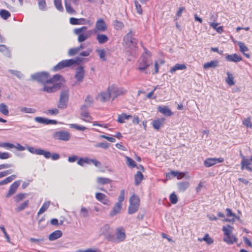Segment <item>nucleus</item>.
Instances as JSON below:
<instances>
[{"label": "nucleus", "instance_id": "56", "mask_svg": "<svg viewBox=\"0 0 252 252\" xmlns=\"http://www.w3.org/2000/svg\"><path fill=\"white\" fill-rule=\"evenodd\" d=\"M70 127L74 128L79 131H84L86 129V127L83 126H79L77 124H70Z\"/></svg>", "mask_w": 252, "mask_h": 252}, {"label": "nucleus", "instance_id": "59", "mask_svg": "<svg viewBox=\"0 0 252 252\" xmlns=\"http://www.w3.org/2000/svg\"><path fill=\"white\" fill-rule=\"evenodd\" d=\"M26 194L24 193H19L15 197V201L16 202H19L21 200L25 198Z\"/></svg>", "mask_w": 252, "mask_h": 252}, {"label": "nucleus", "instance_id": "3", "mask_svg": "<svg viewBox=\"0 0 252 252\" xmlns=\"http://www.w3.org/2000/svg\"><path fill=\"white\" fill-rule=\"evenodd\" d=\"M27 149L32 154L37 155H43L46 158H51L53 160H57L60 158V155L58 154L54 153L51 154L49 151H46L43 149H36L30 146H28Z\"/></svg>", "mask_w": 252, "mask_h": 252}, {"label": "nucleus", "instance_id": "41", "mask_svg": "<svg viewBox=\"0 0 252 252\" xmlns=\"http://www.w3.org/2000/svg\"><path fill=\"white\" fill-rule=\"evenodd\" d=\"M50 204V201H48L45 202L42 205V206L39 209L38 212L37 213V215L39 216V215L42 214V213H43L44 212H45L47 210L48 207H49Z\"/></svg>", "mask_w": 252, "mask_h": 252}, {"label": "nucleus", "instance_id": "23", "mask_svg": "<svg viewBox=\"0 0 252 252\" xmlns=\"http://www.w3.org/2000/svg\"><path fill=\"white\" fill-rule=\"evenodd\" d=\"M21 181L18 180L14 182L11 186L8 192L6 195L7 197H9L11 195H13L16 192L17 188L20 185Z\"/></svg>", "mask_w": 252, "mask_h": 252}, {"label": "nucleus", "instance_id": "44", "mask_svg": "<svg viewBox=\"0 0 252 252\" xmlns=\"http://www.w3.org/2000/svg\"><path fill=\"white\" fill-rule=\"evenodd\" d=\"M0 112L3 115L8 116L9 114V111L8 110L7 106L4 103L0 104Z\"/></svg>", "mask_w": 252, "mask_h": 252}, {"label": "nucleus", "instance_id": "62", "mask_svg": "<svg viewBox=\"0 0 252 252\" xmlns=\"http://www.w3.org/2000/svg\"><path fill=\"white\" fill-rule=\"evenodd\" d=\"M8 71L9 72H10L11 74L15 75L16 76H17L19 78H21L22 76H23V75L21 73V72L20 71H18V70L10 69V70H9Z\"/></svg>", "mask_w": 252, "mask_h": 252}, {"label": "nucleus", "instance_id": "10", "mask_svg": "<svg viewBox=\"0 0 252 252\" xmlns=\"http://www.w3.org/2000/svg\"><path fill=\"white\" fill-rule=\"evenodd\" d=\"M79 60V58H76V59H69L63 60L59 63L53 68L54 71H58L61 70L65 67H69L71 65L77 63L78 61Z\"/></svg>", "mask_w": 252, "mask_h": 252}, {"label": "nucleus", "instance_id": "21", "mask_svg": "<svg viewBox=\"0 0 252 252\" xmlns=\"http://www.w3.org/2000/svg\"><path fill=\"white\" fill-rule=\"evenodd\" d=\"M69 22L72 25H85L89 24L91 25V23L89 21L86 20L84 18L77 19L74 17H71L69 19Z\"/></svg>", "mask_w": 252, "mask_h": 252}, {"label": "nucleus", "instance_id": "47", "mask_svg": "<svg viewBox=\"0 0 252 252\" xmlns=\"http://www.w3.org/2000/svg\"><path fill=\"white\" fill-rule=\"evenodd\" d=\"M10 15V13L6 10L2 9L0 10V16L4 20L7 19Z\"/></svg>", "mask_w": 252, "mask_h": 252}, {"label": "nucleus", "instance_id": "38", "mask_svg": "<svg viewBox=\"0 0 252 252\" xmlns=\"http://www.w3.org/2000/svg\"><path fill=\"white\" fill-rule=\"evenodd\" d=\"M0 52L3 53L7 57L10 58L11 57L10 51L5 45H0Z\"/></svg>", "mask_w": 252, "mask_h": 252}, {"label": "nucleus", "instance_id": "27", "mask_svg": "<svg viewBox=\"0 0 252 252\" xmlns=\"http://www.w3.org/2000/svg\"><path fill=\"white\" fill-rule=\"evenodd\" d=\"M225 59L228 62H233L234 63H238L242 60V57L236 54L227 55L225 57Z\"/></svg>", "mask_w": 252, "mask_h": 252}, {"label": "nucleus", "instance_id": "12", "mask_svg": "<svg viewBox=\"0 0 252 252\" xmlns=\"http://www.w3.org/2000/svg\"><path fill=\"white\" fill-rule=\"evenodd\" d=\"M108 90L110 92L113 100L119 95L126 93V91L123 88H119L117 86L112 85L108 87Z\"/></svg>", "mask_w": 252, "mask_h": 252}, {"label": "nucleus", "instance_id": "45", "mask_svg": "<svg viewBox=\"0 0 252 252\" xmlns=\"http://www.w3.org/2000/svg\"><path fill=\"white\" fill-rule=\"evenodd\" d=\"M16 178V175H12L0 182V186L7 184Z\"/></svg>", "mask_w": 252, "mask_h": 252}, {"label": "nucleus", "instance_id": "35", "mask_svg": "<svg viewBox=\"0 0 252 252\" xmlns=\"http://www.w3.org/2000/svg\"><path fill=\"white\" fill-rule=\"evenodd\" d=\"M18 109L21 112L25 113L33 114L36 111V110L34 108L24 106H19L18 107Z\"/></svg>", "mask_w": 252, "mask_h": 252}, {"label": "nucleus", "instance_id": "39", "mask_svg": "<svg viewBox=\"0 0 252 252\" xmlns=\"http://www.w3.org/2000/svg\"><path fill=\"white\" fill-rule=\"evenodd\" d=\"M132 118V116L130 115H126V113H123L119 115L117 119V122L119 123H124L125 120H128L129 118Z\"/></svg>", "mask_w": 252, "mask_h": 252}, {"label": "nucleus", "instance_id": "32", "mask_svg": "<svg viewBox=\"0 0 252 252\" xmlns=\"http://www.w3.org/2000/svg\"><path fill=\"white\" fill-rule=\"evenodd\" d=\"M96 39L100 44L105 43L108 41V36L104 34H97L96 37Z\"/></svg>", "mask_w": 252, "mask_h": 252}, {"label": "nucleus", "instance_id": "61", "mask_svg": "<svg viewBox=\"0 0 252 252\" xmlns=\"http://www.w3.org/2000/svg\"><path fill=\"white\" fill-rule=\"evenodd\" d=\"M135 6L137 12L139 14H142V9L141 5L138 2L137 0L134 1Z\"/></svg>", "mask_w": 252, "mask_h": 252}, {"label": "nucleus", "instance_id": "17", "mask_svg": "<svg viewBox=\"0 0 252 252\" xmlns=\"http://www.w3.org/2000/svg\"><path fill=\"white\" fill-rule=\"evenodd\" d=\"M95 198L98 201L105 205L110 206L111 204L108 197L102 193L96 192L95 193Z\"/></svg>", "mask_w": 252, "mask_h": 252}, {"label": "nucleus", "instance_id": "58", "mask_svg": "<svg viewBox=\"0 0 252 252\" xmlns=\"http://www.w3.org/2000/svg\"><path fill=\"white\" fill-rule=\"evenodd\" d=\"M170 201L173 204L177 203L178 197L175 193L173 192L170 195Z\"/></svg>", "mask_w": 252, "mask_h": 252}, {"label": "nucleus", "instance_id": "20", "mask_svg": "<svg viewBox=\"0 0 252 252\" xmlns=\"http://www.w3.org/2000/svg\"><path fill=\"white\" fill-rule=\"evenodd\" d=\"M111 97L110 92L107 90L106 92H102L99 93L96 98L99 101L104 102L108 101Z\"/></svg>", "mask_w": 252, "mask_h": 252}, {"label": "nucleus", "instance_id": "15", "mask_svg": "<svg viewBox=\"0 0 252 252\" xmlns=\"http://www.w3.org/2000/svg\"><path fill=\"white\" fill-rule=\"evenodd\" d=\"M126 239V234L122 227H118L116 229V237L114 235V240L111 241L114 243H119L124 241Z\"/></svg>", "mask_w": 252, "mask_h": 252}, {"label": "nucleus", "instance_id": "5", "mask_svg": "<svg viewBox=\"0 0 252 252\" xmlns=\"http://www.w3.org/2000/svg\"><path fill=\"white\" fill-rule=\"evenodd\" d=\"M88 28L84 26L80 28L74 29L73 33L78 35V41L79 43L83 42L87 40L92 33L91 31H87Z\"/></svg>", "mask_w": 252, "mask_h": 252}, {"label": "nucleus", "instance_id": "11", "mask_svg": "<svg viewBox=\"0 0 252 252\" xmlns=\"http://www.w3.org/2000/svg\"><path fill=\"white\" fill-rule=\"evenodd\" d=\"M50 83L48 84H44V87L40 90L41 91L47 92L48 93L55 92L61 88L62 83L56 82Z\"/></svg>", "mask_w": 252, "mask_h": 252}, {"label": "nucleus", "instance_id": "54", "mask_svg": "<svg viewBox=\"0 0 252 252\" xmlns=\"http://www.w3.org/2000/svg\"><path fill=\"white\" fill-rule=\"evenodd\" d=\"M0 147H2L6 149H12L15 147V145L10 143H0Z\"/></svg>", "mask_w": 252, "mask_h": 252}, {"label": "nucleus", "instance_id": "8", "mask_svg": "<svg viewBox=\"0 0 252 252\" xmlns=\"http://www.w3.org/2000/svg\"><path fill=\"white\" fill-rule=\"evenodd\" d=\"M135 32L130 30L127 33H126L123 38V43L128 47H135L137 44V40L134 37Z\"/></svg>", "mask_w": 252, "mask_h": 252}, {"label": "nucleus", "instance_id": "60", "mask_svg": "<svg viewBox=\"0 0 252 252\" xmlns=\"http://www.w3.org/2000/svg\"><path fill=\"white\" fill-rule=\"evenodd\" d=\"M88 162L87 157L84 158H81L77 161V164L82 166H84V163L88 164Z\"/></svg>", "mask_w": 252, "mask_h": 252}, {"label": "nucleus", "instance_id": "48", "mask_svg": "<svg viewBox=\"0 0 252 252\" xmlns=\"http://www.w3.org/2000/svg\"><path fill=\"white\" fill-rule=\"evenodd\" d=\"M114 26L116 30H120L124 27V24L121 21L115 20L114 21Z\"/></svg>", "mask_w": 252, "mask_h": 252}, {"label": "nucleus", "instance_id": "1", "mask_svg": "<svg viewBox=\"0 0 252 252\" xmlns=\"http://www.w3.org/2000/svg\"><path fill=\"white\" fill-rule=\"evenodd\" d=\"M31 78L33 80L37 81L43 84L54 82L55 81H61L63 79V77L59 74H56L52 78H50L49 77V74L45 72L32 74Z\"/></svg>", "mask_w": 252, "mask_h": 252}, {"label": "nucleus", "instance_id": "36", "mask_svg": "<svg viewBox=\"0 0 252 252\" xmlns=\"http://www.w3.org/2000/svg\"><path fill=\"white\" fill-rule=\"evenodd\" d=\"M219 65V61L217 60L212 61L203 64L204 69H208L210 68H215Z\"/></svg>", "mask_w": 252, "mask_h": 252}, {"label": "nucleus", "instance_id": "50", "mask_svg": "<svg viewBox=\"0 0 252 252\" xmlns=\"http://www.w3.org/2000/svg\"><path fill=\"white\" fill-rule=\"evenodd\" d=\"M29 203V200H26L23 203L21 204L18 207H17L16 209V211L17 212H19L25 209L28 205Z\"/></svg>", "mask_w": 252, "mask_h": 252}, {"label": "nucleus", "instance_id": "26", "mask_svg": "<svg viewBox=\"0 0 252 252\" xmlns=\"http://www.w3.org/2000/svg\"><path fill=\"white\" fill-rule=\"evenodd\" d=\"M122 205L121 203H116L114 206L113 207L112 210L109 213V216L110 217H113L118 213H119L122 209Z\"/></svg>", "mask_w": 252, "mask_h": 252}, {"label": "nucleus", "instance_id": "57", "mask_svg": "<svg viewBox=\"0 0 252 252\" xmlns=\"http://www.w3.org/2000/svg\"><path fill=\"white\" fill-rule=\"evenodd\" d=\"M47 119H48L39 117H36L34 118V120L35 122L45 125H47Z\"/></svg>", "mask_w": 252, "mask_h": 252}, {"label": "nucleus", "instance_id": "37", "mask_svg": "<svg viewBox=\"0 0 252 252\" xmlns=\"http://www.w3.org/2000/svg\"><path fill=\"white\" fill-rule=\"evenodd\" d=\"M144 178V176L141 171H137L134 175V182L136 186H138Z\"/></svg>", "mask_w": 252, "mask_h": 252}, {"label": "nucleus", "instance_id": "53", "mask_svg": "<svg viewBox=\"0 0 252 252\" xmlns=\"http://www.w3.org/2000/svg\"><path fill=\"white\" fill-rule=\"evenodd\" d=\"M38 5L41 10H45L46 4L45 0H38Z\"/></svg>", "mask_w": 252, "mask_h": 252}, {"label": "nucleus", "instance_id": "9", "mask_svg": "<svg viewBox=\"0 0 252 252\" xmlns=\"http://www.w3.org/2000/svg\"><path fill=\"white\" fill-rule=\"evenodd\" d=\"M140 206V199L138 196L133 195L129 198V205L128 208V213L132 214L136 212Z\"/></svg>", "mask_w": 252, "mask_h": 252}, {"label": "nucleus", "instance_id": "6", "mask_svg": "<svg viewBox=\"0 0 252 252\" xmlns=\"http://www.w3.org/2000/svg\"><path fill=\"white\" fill-rule=\"evenodd\" d=\"M99 236L111 241L114 240L113 228L108 224H105L100 228Z\"/></svg>", "mask_w": 252, "mask_h": 252}, {"label": "nucleus", "instance_id": "52", "mask_svg": "<svg viewBox=\"0 0 252 252\" xmlns=\"http://www.w3.org/2000/svg\"><path fill=\"white\" fill-rule=\"evenodd\" d=\"M199 241L203 240L205 241L208 244L210 245L213 243V239L209 237L208 234H206L204 237L201 240L200 239H198Z\"/></svg>", "mask_w": 252, "mask_h": 252}, {"label": "nucleus", "instance_id": "34", "mask_svg": "<svg viewBox=\"0 0 252 252\" xmlns=\"http://www.w3.org/2000/svg\"><path fill=\"white\" fill-rule=\"evenodd\" d=\"M93 97L90 95H88L85 100V104L81 106V109L83 110L84 108L87 109L89 107H90L93 103Z\"/></svg>", "mask_w": 252, "mask_h": 252}, {"label": "nucleus", "instance_id": "4", "mask_svg": "<svg viewBox=\"0 0 252 252\" xmlns=\"http://www.w3.org/2000/svg\"><path fill=\"white\" fill-rule=\"evenodd\" d=\"M137 69L140 71H145L148 67L152 64V62L150 59L149 53L147 51L141 55L138 61Z\"/></svg>", "mask_w": 252, "mask_h": 252}, {"label": "nucleus", "instance_id": "24", "mask_svg": "<svg viewBox=\"0 0 252 252\" xmlns=\"http://www.w3.org/2000/svg\"><path fill=\"white\" fill-rule=\"evenodd\" d=\"M157 109L158 112L165 116H171L173 114L168 106H158Z\"/></svg>", "mask_w": 252, "mask_h": 252}, {"label": "nucleus", "instance_id": "55", "mask_svg": "<svg viewBox=\"0 0 252 252\" xmlns=\"http://www.w3.org/2000/svg\"><path fill=\"white\" fill-rule=\"evenodd\" d=\"M98 53L99 58L102 59L103 61H106V59L105 58V51L103 49H98L96 51Z\"/></svg>", "mask_w": 252, "mask_h": 252}, {"label": "nucleus", "instance_id": "31", "mask_svg": "<svg viewBox=\"0 0 252 252\" xmlns=\"http://www.w3.org/2000/svg\"><path fill=\"white\" fill-rule=\"evenodd\" d=\"M177 186L179 191L184 192L189 187V183L188 181L179 182Z\"/></svg>", "mask_w": 252, "mask_h": 252}, {"label": "nucleus", "instance_id": "49", "mask_svg": "<svg viewBox=\"0 0 252 252\" xmlns=\"http://www.w3.org/2000/svg\"><path fill=\"white\" fill-rule=\"evenodd\" d=\"M54 4L56 8L60 11H63V7L62 5L61 0H54Z\"/></svg>", "mask_w": 252, "mask_h": 252}, {"label": "nucleus", "instance_id": "42", "mask_svg": "<svg viewBox=\"0 0 252 252\" xmlns=\"http://www.w3.org/2000/svg\"><path fill=\"white\" fill-rule=\"evenodd\" d=\"M111 180L104 177H98L97 178V182L101 185H105L111 183Z\"/></svg>", "mask_w": 252, "mask_h": 252}, {"label": "nucleus", "instance_id": "16", "mask_svg": "<svg viewBox=\"0 0 252 252\" xmlns=\"http://www.w3.org/2000/svg\"><path fill=\"white\" fill-rule=\"evenodd\" d=\"M224 161L222 158H208L204 162V165L206 167H210L217 163H221Z\"/></svg>", "mask_w": 252, "mask_h": 252}, {"label": "nucleus", "instance_id": "33", "mask_svg": "<svg viewBox=\"0 0 252 252\" xmlns=\"http://www.w3.org/2000/svg\"><path fill=\"white\" fill-rule=\"evenodd\" d=\"M187 68V66L185 64L176 63L170 69V72L172 74L174 73L178 70H185Z\"/></svg>", "mask_w": 252, "mask_h": 252}, {"label": "nucleus", "instance_id": "63", "mask_svg": "<svg viewBox=\"0 0 252 252\" xmlns=\"http://www.w3.org/2000/svg\"><path fill=\"white\" fill-rule=\"evenodd\" d=\"M79 52L78 49L77 48H71L68 52V55L72 56L77 54Z\"/></svg>", "mask_w": 252, "mask_h": 252}, {"label": "nucleus", "instance_id": "28", "mask_svg": "<svg viewBox=\"0 0 252 252\" xmlns=\"http://www.w3.org/2000/svg\"><path fill=\"white\" fill-rule=\"evenodd\" d=\"M86 109H81V112L80 113L81 119L85 122H91L93 120L92 117L90 116L88 112L86 111Z\"/></svg>", "mask_w": 252, "mask_h": 252}, {"label": "nucleus", "instance_id": "51", "mask_svg": "<svg viewBox=\"0 0 252 252\" xmlns=\"http://www.w3.org/2000/svg\"><path fill=\"white\" fill-rule=\"evenodd\" d=\"M80 213L81 217L87 218L89 216V211L84 207H81Z\"/></svg>", "mask_w": 252, "mask_h": 252}, {"label": "nucleus", "instance_id": "43", "mask_svg": "<svg viewBox=\"0 0 252 252\" xmlns=\"http://www.w3.org/2000/svg\"><path fill=\"white\" fill-rule=\"evenodd\" d=\"M227 78L225 80L226 82L230 86L234 85L235 84V82L233 81L234 78L233 75L229 72H227Z\"/></svg>", "mask_w": 252, "mask_h": 252}, {"label": "nucleus", "instance_id": "46", "mask_svg": "<svg viewBox=\"0 0 252 252\" xmlns=\"http://www.w3.org/2000/svg\"><path fill=\"white\" fill-rule=\"evenodd\" d=\"M126 163L130 168H134L136 166L135 161L130 158L126 156Z\"/></svg>", "mask_w": 252, "mask_h": 252}, {"label": "nucleus", "instance_id": "18", "mask_svg": "<svg viewBox=\"0 0 252 252\" xmlns=\"http://www.w3.org/2000/svg\"><path fill=\"white\" fill-rule=\"evenodd\" d=\"M84 76L85 71L83 67L82 66H78L76 69L75 78L78 82H81L83 80Z\"/></svg>", "mask_w": 252, "mask_h": 252}, {"label": "nucleus", "instance_id": "14", "mask_svg": "<svg viewBox=\"0 0 252 252\" xmlns=\"http://www.w3.org/2000/svg\"><path fill=\"white\" fill-rule=\"evenodd\" d=\"M107 29V25L102 18L98 19L96 23L94 28L93 29V32L94 33H96L98 32H103L106 31Z\"/></svg>", "mask_w": 252, "mask_h": 252}, {"label": "nucleus", "instance_id": "40", "mask_svg": "<svg viewBox=\"0 0 252 252\" xmlns=\"http://www.w3.org/2000/svg\"><path fill=\"white\" fill-rule=\"evenodd\" d=\"M64 5L66 11L67 13L70 14H75L76 13V11L71 6L69 2L64 1Z\"/></svg>", "mask_w": 252, "mask_h": 252}, {"label": "nucleus", "instance_id": "2", "mask_svg": "<svg viewBox=\"0 0 252 252\" xmlns=\"http://www.w3.org/2000/svg\"><path fill=\"white\" fill-rule=\"evenodd\" d=\"M233 229V227L229 224L223 226L222 228L224 233L223 241L228 245H232L237 241L236 237L232 234Z\"/></svg>", "mask_w": 252, "mask_h": 252}, {"label": "nucleus", "instance_id": "13", "mask_svg": "<svg viewBox=\"0 0 252 252\" xmlns=\"http://www.w3.org/2000/svg\"><path fill=\"white\" fill-rule=\"evenodd\" d=\"M53 137L56 140L67 141L70 138V134L66 131L61 130L54 132Z\"/></svg>", "mask_w": 252, "mask_h": 252}, {"label": "nucleus", "instance_id": "30", "mask_svg": "<svg viewBox=\"0 0 252 252\" xmlns=\"http://www.w3.org/2000/svg\"><path fill=\"white\" fill-rule=\"evenodd\" d=\"M63 235V232L61 230H56L51 233L48 237L49 240L54 241Z\"/></svg>", "mask_w": 252, "mask_h": 252}, {"label": "nucleus", "instance_id": "25", "mask_svg": "<svg viewBox=\"0 0 252 252\" xmlns=\"http://www.w3.org/2000/svg\"><path fill=\"white\" fill-rule=\"evenodd\" d=\"M243 160L241 161V169L243 170L246 169L250 171H252V167H250V165L251 164V161L250 159H247L245 158V157L242 155Z\"/></svg>", "mask_w": 252, "mask_h": 252}, {"label": "nucleus", "instance_id": "7", "mask_svg": "<svg viewBox=\"0 0 252 252\" xmlns=\"http://www.w3.org/2000/svg\"><path fill=\"white\" fill-rule=\"evenodd\" d=\"M69 99V90L65 88L60 94V99L57 106L59 108L64 109L67 107Z\"/></svg>", "mask_w": 252, "mask_h": 252}, {"label": "nucleus", "instance_id": "64", "mask_svg": "<svg viewBox=\"0 0 252 252\" xmlns=\"http://www.w3.org/2000/svg\"><path fill=\"white\" fill-rule=\"evenodd\" d=\"M243 124L247 127L251 128L252 127V123L251 122V119L250 118L245 119Z\"/></svg>", "mask_w": 252, "mask_h": 252}, {"label": "nucleus", "instance_id": "29", "mask_svg": "<svg viewBox=\"0 0 252 252\" xmlns=\"http://www.w3.org/2000/svg\"><path fill=\"white\" fill-rule=\"evenodd\" d=\"M237 44L240 48V51L241 52L246 58H250V54L245 53V52L249 51V49L245 43L241 41H238Z\"/></svg>", "mask_w": 252, "mask_h": 252}, {"label": "nucleus", "instance_id": "19", "mask_svg": "<svg viewBox=\"0 0 252 252\" xmlns=\"http://www.w3.org/2000/svg\"><path fill=\"white\" fill-rule=\"evenodd\" d=\"M226 215L228 217H232L231 219H224L223 220L224 221L226 222H233L235 219L238 220H240V217L236 216L235 214L233 213L232 210L229 208L226 209Z\"/></svg>", "mask_w": 252, "mask_h": 252}, {"label": "nucleus", "instance_id": "22", "mask_svg": "<svg viewBox=\"0 0 252 252\" xmlns=\"http://www.w3.org/2000/svg\"><path fill=\"white\" fill-rule=\"evenodd\" d=\"M165 118H158L152 122V126L154 129L158 130L162 127L165 122Z\"/></svg>", "mask_w": 252, "mask_h": 252}]
</instances>
